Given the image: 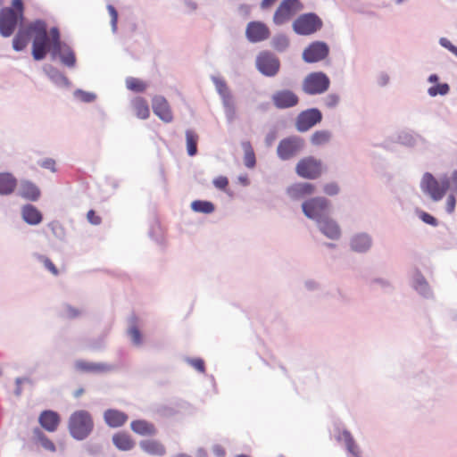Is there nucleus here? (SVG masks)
Segmentation results:
<instances>
[{
    "instance_id": "864d4df0",
    "label": "nucleus",
    "mask_w": 457,
    "mask_h": 457,
    "mask_svg": "<svg viewBox=\"0 0 457 457\" xmlns=\"http://www.w3.org/2000/svg\"><path fill=\"white\" fill-rule=\"evenodd\" d=\"M40 166L45 168V169L50 170L53 172L56 171L55 161L54 159L47 158V159L42 161L41 163H40Z\"/></svg>"
},
{
    "instance_id": "423d86ee",
    "label": "nucleus",
    "mask_w": 457,
    "mask_h": 457,
    "mask_svg": "<svg viewBox=\"0 0 457 457\" xmlns=\"http://www.w3.org/2000/svg\"><path fill=\"white\" fill-rule=\"evenodd\" d=\"M329 208V201L325 197L317 196L311 198L302 204V209L306 217L317 221L326 217Z\"/></svg>"
},
{
    "instance_id": "c9c22d12",
    "label": "nucleus",
    "mask_w": 457,
    "mask_h": 457,
    "mask_svg": "<svg viewBox=\"0 0 457 457\" xmlns=\"http://www.w3.org/2000/svg\"><path fill=\"white\" fill-rule=\"evenodd\" d=\"M330 137V132L328 130H318L312 134L311 142L314 145H323L329 142Z\"/></svg>"
},
{
    "instance_id": "cd10ccee",
    "label": "nucleus",
    "mask_w": 457,
    "mask_h": 457,
    "mask_svg": "<svg viewBox=\"0 0 457 457\" xmlns=\"http://www.w3.org/2000/svg\"><path fill=\"white\" fill-rule=\"evenodd\" d=\"M21 215L23 220L29 225H37L43 219L40 211L31 204L23 206Z\"/></svg>"
},
{
    "instance_id": "13d9d810",
    "label": "nucleus",
    "mask_w": 457,
    "mask_h": 457,
    "mask_svg": "<svg viewBox=\"0 0 457 457\" xmlns=\"http://www.w3.org/2000/svg\"><path fill=\"white\" fill-rule=\"evenodd\" d=\"M450 183V187L453 191H457V170H454L450 179H446Z\"/></svg>"
},
{
    "instance_id": "a211bd4d",
    "label": "nucleus",
    "mask_w": 457,
    "mask_h": 457,
    "mask_svg": "<svg viewBox=\"0 0 457 457\" xmlns=\"http://www.w3.org/2000/svg\"><path fill=\"white\" fill-rule=\"evenodd\" d=\"M51 46V36L34 37L32 43V56L35 60H43L47 53L48 47Z\"/></svg>"
},
{
    "instance_id": "58836bf2",
    "label": "nucleus",
    "mask_w": 457,
    "mask_h": 457,
    "mask_svg": "<svg viewBox=\"0 0 457 457\" xmlns=\"http://www.w3.org/2000/svg\"><path fill=\"white\" fill-rule=\"evenodd\" d=\"M28 45L27 33L19 31L12 40V46L15 51L23 50Z\"/></svg>"
},
{
    "instance_id": "ea45409f",
    "label": "nucleus",
    "mask_w": 457,
    "mask_h": 457,
    "mask_svg": "<svg viewBox=\"0 0 457 457\" xmlns=\"http://www.w3.org/2000/svg\"><path fill=\"white\" fill-rule=\"evenodd\" d=\"M76 367L83 371H103L106 370L104 364L91 363L83 361H77Z\"/></svg>"
},
{
    "instance_id": "69168bd1",
    "label": "nucleus",
    "mask_w": 457,
    "mask_h": 457,
    "mask_svg": "<svg viewBox=\"0 0 457 457\" xmlns=\"http://www.w3.org/2000/svg\"><path fill=\"white\" fill-rule=\"evenodd\" d=\"M84 390L83 389H79L75 392L74 395L75 397H79L82 394H83Z\"/></svg>"
},
{
    "instance_id": "412c9836",
    "label": "nucleus",
    "mask_w": 457,
    "mask_h": 457,
    "mask_svg": "<svg viewBox=\"0 0 457 457\" xmlns=\"http://www.w3.org/2000/svg\"><path fill=\"white\" fill-rule=\"evenodd\" d=\"M315 192V186L311 183L303 182L292 185L287 188L288 195L293 199H300L311 195Z\"/></svg>"
},
{
    "instance_id": "bf43d9fd",
    "label": "nucleus",
    "mask_w": 457,
    "mask_h": 457,
    "mask_svg": "<svg viewBox=\"0 0 457 457\" xmlns=\"http://www.w3.org/2000/svg\"><path fill=\"white\" fill-rule=\"evenodd\" d=\"M212 453L216 457H224L226 455V451L224 447L220 445H215L212 447Z\"/></svg>"
},
{
    "instance_id": "c85d7f7f",
    "label": "nucleus",
    "mask_w": 457,
    "mask_h": 457,
    "mask_svg": "<svg viewBox=\"0 0 457 457\" xmlns=\"http://www.w3.org/2000/svg\"><path fill=\"white\" fill-rule=\"evenodd\" d=\"M132 106H133L134 112L137 118L145 120L149 117L150 110H149L148 103L143 97H136L132 101Z\"/></svg>"
},
{
    "instance_id": "c03bdc74",
    "label": "nucleus",
    "mask_w": 457,
    "mask_h": 457,
    "mask_svg": "<svg viewBox=\"0 0 457 457\" xmlns=\"http://www.w3.org/2000/svg\"><path fill=\"white\" fill-rule=\"evenodd\" d=\"M340 101L339 96L337 94H329L324 99V104L328 108L336 107Z\"/></svg>"
},
{
    "instance_id": "680f3d73",
    "label": "nucleus",
    "mask_w": 457,
    "mask_h": 457,
    "mask_svg": "<svg viewBox=\"0 0 457 457\" xmlns=\"http://www.w3.org/2000/svg\"><path fill=\"white\" fill-rule=\"evenodd\" d=\"M15 382H16L15 394H16V395H18V396H19V395H21V391H22V389H21V384H22V382H23V378H16Z\"/></svg>"
},
{
    "instance_id": "6ab92c4d",
    "label": "nucleus",
    "mask_w": 457,
    "mask_h": 457,
    "mask_svg": "<svg viewBox=\"0 0 457 457\" xmlns=\"http://www.w3.org/2000/svg\"><path fill=\"white\" fill-rule=\"evenodd\" d=\"M104 420L110 428H120L129 420L128 415L116 409H108L104 412Z\"/></svg>"
},
{
    "instance_id": "3c124183",
    "label": "nucleus",
    "mask_w": 457,
    "mask_h": 457,
    "mask_svg": "<svg viewBox=\"0 0 457 457\" xmlns=\"http://www.w3.org/2000/svg\"><path fill=\"white\" fill-rule=\"evenodd\" d=\"M87 220L93 225H99L102 221L100 216H98L94 210H90L87 214Z\"/></svg>"
},
{
    "instance_id": "4d7b16f0",
    "label": "nucleus",
    "mask_w": 457,
    "mask_h": 457,
    "mask_svg": "<svg viewBox=\"0 0 457 457\" xmlns=\"http://www.w3.org/2000/svg\"><path fill=\"white\" fill-rule=\"evenodd\" d=\"M456 200L453 195H450L446 200V211L453 213L455 209Z\"/></svg>"
},
{
    "instance_id": "79ce46f5",
    "label": "nucleus",
    "mask_w": 457,
    "mask_h": 457,
    "mask_svg": "<svg viewBox=\"0 0 457 457\" xmlns=\"http://www.w3.org/2000/svg\"><path fill=\"white\" fill-rule=\"evenodd\" d=\"M449 86L446 83L437 84L430 87L428 90L429 96H436L437 95L445 96L449 92Z\"/></svg>"
},
{
    "instance_id": "f8f14e48",
    "label": "nucleus",
    "mask_w": 457,
    "mask_h": 457,
    "mask_svg": "<svg viewBox=\"0 0 457 457\" xmlns=\"http://www.w3.org/2000/svg\"><path fill=\"white\" fill-rule=\"evenodd\" d=\"M329 52L328 45L316 41L309 45L303 53V59L306 62H317L325 59Z\"/></svg>"
},
{
    "instance_id": "39448f33",
    "label": "nucleus",
    "mask_w": 457,
    "mask_h": 457,
    "mask_svg": "<svg viewBox=\"0 0 457 457\" xmlns=\"http://www.w3.org/2000/svg\"><path fill=\"white\" fill-rule=\"evenodd\" d=\"M450 187L447 179L436 180L432 174L426 173L421 180L422 190L428 194L434 201L441 200Z\"/></svg>"
},
{
    "instance_id": "de8ad7c7",
    "label": "nucleus",
    "mask_w": 457,
    "mask_h": 457,
    "mask_svg": "<svg viewBox=\"0 0 457 457\" xmlns=\"http://www.w3.org/2000/svg\"><path fill=\"white\" fill-rule=\"evenodd\" d=\"M213 185L220 190H225L228 186V179L225 176H220L213 180Z\"/></svg>"
},
{
    "instance_id": "9d476101",
    "label": "nucleus",
    "mask_w": 457,
    "mask_h": 457,
    "mask_svg": "<svg viewBox=\"0 0 457 457\" xmlns=\"http://www.w3.org/2000/svg\"><path fill=\"white\" fill-rule=\"evenodd\" d=\"M321 120L322 114L318 109H308L299 113L296 118L295 127L298 131L305 132L317 123H320Z\"/></svg>"
},
{
    "instance_id": "a19ab883",
    "label": "nucleus",
    "mask_w": 457,
    "mask_h": 457,
    "mask_svg": "<svg viewBox=\"0 0 457 457\" xmlns=\"http://www.w3.org/2000/svg\"><path fill=\"white\" fill-rule=\"evenodd\" d=\"M34 434L37 436L38 441L40 442L41 445L49 452H55L56 448L54 444L46 436L42 431H40L38 428H36L34 430Z\"/></svg>"
},
{
    "instance_id": "aec40b11",
    "label": "nucleus",
    "mask_w": 457,
    "mask_h": 457,
    "mask_svg": "<svg viewBox=\"0 0 457 457\" xmlns=\"http://www.w3.org/2000/svg\"><path fill=\"white\" fill-rule=\"evenodd\" d=\"M41 427L48 432H54L60 424V416L54 411H44L38 418Z\"/></svg>"
},
{
    "instance_id": "dca6fc26",
    "label": "nucleus",
    "mask_w": 457,
    "mask_h": 457,
    "mask_svg": "<svg viewBox=\"0 0 457 457\" xmlns=\"http://www.w3.org/2000/svg\"><path fill=\"white\" fill-rule=\"evenodd\" d=\"M245 34L250 42L256 43L267 39L270 32L264 23L252 21L247 25Z\"/></svg>"
},
{
    "instance_id": "5701e85b",
    "label": "nucleus",
    "mask_w": 457,
    "mask_h": 457,
    "mask_svg": "<svg viewBox=\"0 0 457 457\" xmlns=\"http://www.w3.org/2000/svg\"><path fill=\"white\" fill-rule=\"evenodd\" d=\"M19 195L25 199L37 201L40 196V190L31 181L22 180L20 184Z\"/></svg>"
},
{
    "instance_id": "e2e57ef3",
    "label": "nucleus",
    "mask_w": 457,
    "mask_h": 457,
    "mask_svg": "<svg viewBox=\"0 0 457 457\" xmlns=\"http://www.w3.org/2000/svg\"><path fill=\"white\" fill-rule=\"evenodd\" d=\"M428 81H429V82H431V83H436V82H437V81H438V77H437V75H436V74H432V75H430V76H429V78H428Z\"/></svg>"
},
{
    "instance_id": "f257e3e1",
    "label": "nucleus",
    "mask_w": 457,
    "mask_h": 457,
    "mask_svg": "<svg viewBox=\"0 0 457 457\" xmlns=\"http://www.w3.org/2000/svg\"><path fill=\"white\" fill-rule=\"evenodd\" d=\"M68 428L70 434L73 438L77 440H83L93 431L94 420L87 411H76L69 419Z\"/></svg>"
},
{
    "instance_id": "052dcab7",
    "label": "nucleus",
    "mask_w": 457,
    "mask_h": 457,
    "mask_svg": "<svg viewBox=\"0 0 457 457\" xmlns=\"http://www.w3.org/2000/svg\"><path fill=\"white\" fill-rule=\"evenodd\" d=\"M440 44L451 52H452V49H453L455 47V46H453L447 38H445V37H442L440 39Z\"/></svg>"
},
{
    "instance_id": "f704fd0d",
    "label": "nucleus",
    "mask_w": 457,
    "mask_h": 457,
    "mask_svg": "<svg viewBox=\"0 0 457 457\" xmlns=\"http://www.w3.org/2000/svg\"><path fill=\"white\" fill-rule=\"evenodd\" d=\"M191 208L196 212L212 213L214 211V205L208 201L196 200L191 204Z\"/></svg>"
},
{
    "instance_id": "4be33fe9",
    "label": "nucleus",
    "mask_w": 457,
    "mask_h": 457,
    "mask_svg": "<svg viewBox=\"0 0 457 457\" xmlns=\"http://www.w3.org/2000/svg\"><path fill=\"white\" fill-rule=\"evenodd\" d=\"M212 81L215 85L216 90L222 98L225 107L233 108V98L226 81L221 78L213 77Z\"/></svg>"
},
{
    "instance_id": "7c9ffc66",
    "label": "nucleus",
    "mask_w": 457,
    "mask_h": 457,
    "mask_svg": "<svg viewBox=\"0 0 457 457\" xmlns=\"http://www.w3.org/2000/svg\"><path fill=\"white\" fill-rule=\"evenodd\" d=\"M337 439L343 440L345 444L347 451L353 456V457H359V447L356 445L353 436L348 430H344L340 434V436L337 437Z\"/></svg>"
},
{
    "instance_id": "f03ea898",
    "label": "nucleus",
    "mask_w": 457,
    "mask_h": 457,
    "mask_svg": "<svg viewBox=\"0 0 457 457\" xmlns=\"http://www.w3.org/2000/svg\"><path fill=\"white\" fill-rule=\"evenodd\" d=\"M23 2H12V5L0 11V33L10 37L15 30L19 21L23 19Z\"/></svg>"
},
{
    "instance_id": "6e6d98bb",
    "label": "nucleus",
    "mask_w": 457,
    "mask_h": 457,
    "mask_svg": "<svg viewBox=\"0 0 457 457\" xmlns=\"http://www.w3.org/2000/svg\"><path fill=\"white\" fill-rule=\"evenodd\" d=\"M107 9H108L109 13H110V15L112 17V29H113V30H115L116 29V24H117V18H118L117 11L115 10V8L112 5H108Z\"/></svg>"
},
{
    "instance_id": "c756f323",
    "label": "nucleus",
    "mask_w": 457,
    "mask_h": 457,
    "mask_svg": "<svg viewBox=\"0 0 457 457\" xmlns=\"http://www.w3.org/2000/svg\"><path fill=\"white\" fill-rule=\"evenodd\" d=\"M371 245V240L369 236L365 234H360L355 236L351 241V246L353 250L356 252H365Z\"/></svg>"
},
{
    "instance_id": "e433bc0d",
    "label": "nucleus",
    "mask_w": 457,
    "mask_h": 457,
    "mask_svg": "<svg viewBox=\"0 0 457 457\" xmlns=\"http://www.w3.org/2000/svg\"><path fill=\"white\" fill-rule=\"evenodd\" d=\"M413 287L421 295H427L429 293V287L425 278L420 274H415L413 278Z\"/></svg>"
},
{
    "instance_id": "774afa93",
    "label": "nucleus",
    "mask_w": 457,
    "mask_h": 457,
    "mask_svg": "<svg viewBox=\"0 0 457 457\" xmlns=\"http://www.w3.org/2000/svg\"><path fill=\"white\" fill-rule=\"evenodd\" d=\"M176 457H191V456L185 454V453H180V454H178Z\"/></svg>"
},
{
    "instance_id": "09e8293b",
    "label": "nucleus",
    "mask_w": 457,
    "mask_h": 457,
    "mask_svg": "<svg viewBox=\"0 0 457 457\" xmlns=\"http://www.w3.org/2000/svg\"><path fill=\"white\" fill-rule=\"evenodd\" d=\"M129 334L131 337V340L136 344L139 345L141 343V334L137 327H132L129 330Z\"/></svg>"
},
{
    "instance_id": "72a5a7b5",
    "label": "nucleus",
    "mask_w": 457,
    "mask_h": 457,
    "mask_svg": "<svg viewBox=\"0 0 457 457\" xmlns=\"http://www.w3.org/2000/svg\"><path fill=\"white\" fill-rule=\"evenodd\" d=\"M242 147H243L244 153H245V155H244L245 165L249 169L253 168L256 163V159H255V154H254V152H253L251 143L249 141L243 142Z\"/></svg>"
},
{
    "instance_id": "9b49d317",
    "label": "nucleus",
    "mask_w": 457,
    "mask_h": 457,
    "mask_svg": "<svg viewBox=\"0 0 457 457\" xmlns=\"http://www.w3.org/2000/svg\"><path fill=\"white\" fill-rule=\"evenodd\" d=\"M303 146V139L288 137L280 141L278 145V154L282 160H288L296 154Z\"/></svg>"
},
{
    "instance_id": "603ef678",
    "label": "nucleus",
    "mask_w": 457,
    "mask_h": 457,
    "mask_svg": "<svg viewBox=\"0 0 457 457\" xmlns=\"http://www.w3.org/2000/svg\"><path fill=\"white\" fill-rule=\"evenodd\" d=\"M81 312L72 306L68 305L65 308V316L69 319H74L80 315Z\"/></svg>"
},
{
    "instance_id": "4c0bfd02",
    "label": "nucleus",
    "mask_w": 457,
    "mask_h": 457,
    "mask_svg": "<svg viewBox=\"0 0 457 457\" xmlns=\"http://www.w3.org/2000/svg\"><path fill=\"white\" fill-rule=\"evenodd\" d=\"M126 87L128 89L134 92H144L146 89V84L134 77H129L126 79Z\"/></svg>"
},
{
    "instance_id": "393cba45",
    "label": "nucleus",
    "mask_w": 457,
    "mask_h": 457,
    "mask_svg": "<svg viewBox=\"0 0 457 457\" xmlns=\"http://www.w3.org/2000/svg\"><path fill=\"white\" fill-rule=\"evenodd\" d=\"M112 443L120 451H130L135 446L132 437L124 432H118L112 436Z\"/></svg>"
},
{
    "instance_id": "bb28decb",
    "label": "nucleus",
    "mask_w": 457,
    "mask_h": 457,
    "mask_svg": "<svg viewBox=\"0 0 457 457\" xmlns=\"http://www.w3.org/2000/svg\"><path fill=\"white\" fill-rule=\"evenodd\" d=\"M17 187V179L8 172L0 173V195L12 194Z\"/></svg>"
},
{
    "instance_id": "ddd939ff",
    "label": "nucleus",
    "mask_w": 457,
    "mask_h": 457,
    "mask_svg": "<svg viewBox=\"0 0 457 457\" xmlns=\"http://www.w3.org/2000/svg\"><path fill=\"white\" fill-rule=\"evenodd\" d=\"M271 100L278 109L291 108L295 106L299 102L297 95L289 89L276 91L272 95Z\"/></svg>"
},
{
    "instance_id": "0eeeda50",
    "label": "nucleus",
    "mask_w": 457,
    "mask_h": 457,
    "mask_svg": "<svg viewBox=\"0 0 457 457\" xmlns=\"http://www.w3.org/2000/svg\"><path fill=\"white\" fill-rule=\"evenodd\" d=\"M295 171L301 178L316 179L322 174L323 165L320 160L309 156L301 159L297 162Z\"/></svg>"
},
{
    "instance_id": "473e14b6",
    "label": "nucleus",
    "mask_w": 457,
    "mask_h": 457,
    "mask_svg": "<svg viewBox=\"0 0 457 457\" xmlns=\"http://www.w3.org/2000/svg\"><path fill=\"white\" fill-rule=\"evenodd\" d=\"M198 139L199 137L195 131L191 129L186 131L187 151L188 155L194 156L196 154Z\"/></svg>"
},
{
    "instance_id": "20e7f679",
    "label": "nucleus",
    "mask_w": 457,
    "mask_h": 457,
    "mask_svg": "<svg viewBox=\"0 0 457 457\" xmlns=\"http://www.w3.org/2000/svg\"><path fill=\"white\" fill-rule=\"evenodd\" d=\"M329 85V78L325 73L312 72L303 81V91L307 95H320L326 92Z\"/></svg>"
},
{
    "instance_id": "f3484780",
    "label": "nucleus",
    "mask_w": 457,
    "mask_h": 457,
    "mask_svg": "<svg viewBox=\"0 0 457 457\" xmlns=\"http://www.w3.org/2000/svg\"><path fill=\"white\" fill-rule=\"evenodd\" d=\"M321 233L329 239L337 240L341 236V229L336 220L326 216L318 221Z\"/></svg>"
},
{
    "instance_id": "37998d69",
    "label": "nucleus",
    "mask_w": 457,
    "mask_h": 457,
    "mask_svg": "<svg viewBox=\"0 0 457 457\" xmlns=\"http://www.w3.org/2000/svg\"><path fill=\"white\" fill-rule=\"evenodd\" d=\"M289 41L286 36L278 35L272 40L273 47L278 51H284L288 46Z\"/></svg>"
},
{
    "instance_id": "2f4dec72",
    "label": "nucleus",
    "mask_w": 457,
    "mask_h": 457,
    "mask_svg": "<svg viewBox=\"0 0 457 457\" xmlns=\"http://www.w3.org/2000/svg\"><path fill=\"white\" fill-rule=\"evenodd\" d=\"M27 33L33 37L46 36L47 34V25L42 20H36L27 26Z\"/></svg>"
},
{
    "instance_id": "7ed1b4c3",
    "label": "nucleus",
    "mask_w": 457,
    "mask_h": 457,
    "mask_svg": "<svg viewBox=\"0 0 457 457\" xmlns=\"http://www.w3.org/2000/svg\"><path fill=\"white\" fill-rule=\"evenodd\" d=\"M50 36L53 54L58 55L64 65L73 67L76 63L75 54L69 46L61 42L60 32L56 27L50 29Z\"/></svg>"
},
{
    "instance_id": "a18cd8bd",
    "label": "nucleus",
    "mask_w": 457,
    "mask_h": 457,
    "mask_svg": "<svg viewBox=\"0 0 457 457\" xmlns=\"http://www.w3.org/2000/svg\"><path fill=\"white\" fill-rule=\"evenodd\" d=\"M41 262L44 263L45 267L54 276L58 275V270L55 267V265L53 263V262L45 256L40 257Z\"/></svg>"
},
{
    "instance_id": "8fccbe9b",
    "label": "nucleus",
    "mask_w": 457,
    "mask_h": 457,
    "mask_svg": "<svg viewBox=\"0 0 457 457\" xmlns=\"http://www.w3.org/2000/svg\"><path fill=\"white\" fill-rule=\"evenodd\" d=\"M420 218L427 224H429L431 226H436L437 220L435 217L430 215L429 213H427L425 212H421L420 213Z\"/></svg>"
},
{
    "instance_id": "338daca9",
    "label": "nucleus",
    "mask_w": 457,
    "mask_h": 457,
    "mask_svg": "<svg viewBox=\"0 0 457 457\" xmlns=\"http://www.w3.org/2000/svg\"><path fill=\"white\" fill-rule=\"evenodd\" d=\"M270 3H271V2H268V1L262 2V7L263 9L268 8V7L270 6Z\"/></svg>"
},
{
    "instance_id": "6e6552de",
    "label": "nucleus",
    "mask_w": 457,
    "mask_h": 457,
    "mask_svg": "<svg viewBox=\"0 0 457 457\" xmlns=\"http://www.w3.org/2000/svg\"><path fill=\"white\" fill-rule=\"evenodd\" d=\"M322 21L314 13L299 16L293 23L294 30L299 35H311L320 29Z\"/></svg>"
},
{
    "instance_id": "a878e982",
    "label": "nucleus",
    "mask_w": 457,
    "mask_h": 457,
    "mask_svg": "<svg viewBox=\"0 0 457 457\" xmlns=\"http://www.w3.org/2000/svg\"><path fill=\"white\" fill-rule=\"evenodd\" d=\"M139 445L144 452L151 455L162 456L166 453L165 446L156 440H143Z\"/></svg>"
},
{
    "instance_id": "4468645a",
    "label": "nucleus",
    "mask_w": 457,
    "mask_h": 457,
    "mask_svg": "<svg viewBox=\"0 0 457 457\" xmlns=\"http://www.w3.org/2000/svg\"><path fill=\"white\" fill-rule=\"evenodd\" d=\"M300 9L299 2H282L274 14L273 21L278 25L283 24L289 21Z\"/></svg>"
},
{
    "instance_id": "49530a36",
    "label": "nucleus",
    "mask_w": 457,
    "mask_h": 457,
    "mask_svg": "<svg viewBox=\"0 0 457 457\" xmlns=\"http://www.w3.org/2000/svg\"><path fill=\"white\" fill-rule=\"evenodd\" d=\"M323 191L328 195H336L339 193V187L337 183H328L324 186Z\"/></svg>"
},
{
    "instance_id": "0e129e2a",
    "label": "nucleus",
    "mask_w": 457,
    "mask_h": 457,
    "mask_svg": "<svg viewBox=\"0 0 457 457\" xmlns=\"http://www.w3.org/2000/svg\"><path fill=\"white\" fill-rule=\"evenodd\" d=\"M94 96L91 94H86L85 97L83 98L85 101L89 102L94 99Z\"/></svg>"
},
{
    "instance_id": "2eb2a0df",
    "label": "nucleus",
    "mask_w": 457,
    "mask_h": 457,
    "mask_svg": "<svg viewBox=\"0 0 457 457\" xmlns=\"http://www.w3.org/2000/svg\"><path fill=\"white\" fill-rule=\"evenodd\" d=\"M152 108L154 113L162 121L170 123L173 120L171 108L168 101L161 96H156L152 100Z\"/></svg>"
},
{
    "instance_id": "5fc2aeb1",
    "label": "nucleus",
    "mask_w": 457,
    "mask_h": 457,
    "mask_svg": "<svg viewBox=\"0 0 457 457\" xmlns=\"http://www.w3.org/2000/svg\"><path fill=\"white\" fill-rule=\"evenodd\" d=\"M190 364L200 372H204L205 370L204 361L202 359H192Z\"/></svg>"
},
{
    "instance_id": "1a4fd4ad",
    "label": "nucleus",
    "mask_w": 457,
    "mask_h": 457,
    "mask_svg": "<svg viewBox=\"0 0 457 457\" xmlns=\"http://www.w3.org/2000/svg\"><path fill=\"white\" fill-rule=\"evenodd\" d=\"M256 66L265 76H275L280 67L279 60L271 53L263 51L256 58Z\"/></svg>"
},
{
    "instance_id": "b1692460",
    "label": "nucleus",
    "mask_w": 457,
    "mask_h": 457,
    "mask_svg": "<svg viewBox=\"0 0 457 457\" xmlns=\"http://www.w3.org/2000/svg\"><path fill=\"white\" fill-rule=\"evenodd\" d=\"M131 430L140 436H154L156 433L154 425L145 420H136L130 423Z\"/></svg>"
}]
</instances>
